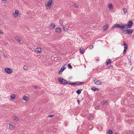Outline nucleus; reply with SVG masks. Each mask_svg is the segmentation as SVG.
Segmentation results:
<instances>
[{
	"instance_id": "ea45409f",
	"label": "nucleus",
	"mask_w": 134,
	"mask_h": 134,
	"mask_svg": "<svg viewBox=\"0 0 134 134\" xmlns=\"http://www.w3.org/2000/svg\"><path fill=\"white\" fill-rule=\"evenodd\" d=\"M106 103H107V102L106 101H103L102 103V105H104V104Z\"/></svg>"
},
{
	"instance_id": "393cba45",
	"label": "nucleus",
	"mask_w": 134,
	"mask_h": 134,
	"mask_svg": "<svg viewBox=\"0 0 134 134\" xmlns=\"http://www.w3.org/2000/svg\"><path fill=\"white\" fill-rule=\"evenodd\" d=\"M16 39L19 42H20V41L21 40V39H20L19 38L18 36H17L16 37Z\"/></svg>"
},
{
	"instance_id": "0eeeda50",
	"label": "nucleus",
	"mask_w": 134,
	"mask_h": 134,
	"mask_svg": "<svg viewBox=\"0 0 134 134\" xmlns=\"http://www.w3.org/2000/svg\"><path fill=\"white\" fill-rule=\"evenodd\" d=\"M19 15V12L18 10H15V12L13 14V15L15 17H16Z\"/></svg>"
},
{
	"instance_id": "dca6fc26",
	"label": "nucleus",
	"mask_w": 134,
	"mask_h": 134,
	"mask_svg": "<svg viewBox=\"0 0 134 134\" xmlns=\"http://www.w3.org/2000/svg\"><path fill=\"white\" fill-rule=\"evenodd\" d=\"M109 27V25L108 24L104 26L103 27V30L105 31Z\"/></svg>"
},
{
	"instance_id": "a19ab883",
	"label": "nucleus",
	"mask_w": 134,
	"mask_h": 134,
	"mask_svg": "<svg viewBox=\"0 0 134 134\" xmlns=\"http://www.w3.org/2000/svg\"><path fill=\"white\" fill-rule=\"evenodd\" d=\"M3 55L5 58H6V56L5 55V54H4V53H3Z\"/></svg>"
},
{
	"instance_id": "3c124183",
	"label": "nucleus",
	"mask_w": 134,
	"mask_h": 134,
	"mask_svg": "<svg viewBox=\"0 0 134 134\" xmlns=\"http://www.w3.org/2000/svg\"><path fill=\"white\" fill-rule=\"evenodd\" d=\"M123 43H126L124 41H123Z\"/></svg>"
},
{
	"instance_id": "1a4fd4ad",
	"label": "nucleus",
	"mask_w": 134,
	"mask_h": 134,
	"mask_svg": "<svg viewBox=\"0 0 134 134\" xmlns=\"http://www.w3.org/2000/svg\"><path fill=\"white\" fill-rule=\"evenodd\" d=\"M121 25L119 24H115L112 27L113 29L115 28L121 27Z\"/></svg>"
},
{
	"instance_id": "f704fd0d",
	"label": "nucleus",
	"mask_w": 134,
	"mask_h": 134,
	"mask_svg": "<svg viewBox=\"0 0 134 134\" xmlns=\"http://www.w3.org/2000/svg\"><path fill=\"white\" fill-rule=\"evenodd\" d=\"M59 23H60V24L61 25H62V24H63V20H61V19H60V21H59Z\"/></svg>"
},
{
	"instance_id": "a18cd8bd",
	"label": "nucleus",
	"mask_w": 134,
	"mask_h": 134,
	"mask_svg": "<svg viewBox=\"0 0 134 134\" xmlns=\"http://www.w3.org/2000/svg\"><path fill=\"white\" fill-rule=\"evenodd\" d=\"M126 44H127L126 43H123V44H121V45H124V46H125V45H126Z\"/></svg>"
},
{
	"instance_id": "4be33fe9",
	"label": "nucleus",
	"mask_w": 134,
	"mask_h": 134,
	"mask_svg": "<svg viewBox=\"0 0 134 134\" xmlns=\"http://www.w3.org/2000/svg\"><path fill=\"white\" fill-rule=\"evenodd\" d=\"M123 11L124 12V13L125 14L127 12V9L126 8H123Z\"/></svg>"
},
{
	"instance_id": "39448f33",
	"label": "nucleus",
	"mask_w": 134,
	"mask_h": 134,
	"mask_svg": "<svg viewBox=\"0 0 134 134\" xmlns=\"http://www.w3.org/2000/svg\"><path fill=\"white\" fill-rule=\"evenodd\" d=\"M95 84L97 85H102V82L101 81L97 79L94 80H93Z\"/></svg>"
},
{
	"instance_id": "9d476101",
	"label": "nucleus",
	"mask_w": 134,
	"mask_h": 134,
	"mask_svg": "<svg viewBox=\"0 0 134 134\" xmlns=\"http://www.w3.org/2000/svg\"><path fill=\"white\" fill-rule=\"evenodd\" d=\"M112 61L110 59H107L106 61V63L107 65H108L110 64L111 63Z\"/></svg>"
},
{
	"instance_id": "473e14b6",
	"label": "nucleus",
	"mask_w": 134,
	"mask_h": 134,
	"mask_svg": "<svg viewBox=\"0 0 134 134\" xmlns=\"http://www.w3.org/2000/svg\"><path fill=\"white\" fill-rule=\"evenodd\" d=\"M93 45H92L90 46L89 48L90 49H92L93 48Z\"/></svg>"
},
{
	"instance_id": "603ef678",
	"label": "nucleus",
	"mask_w": 134,
	"mask_h": 134,
	"mask_svg": "<svg viewBox=\"0 0 134 134\" xmlns=\"http://www.w3.org/2000/svg\"><path fill=\"white\" fill-rule=\"evenodd\" d=\"M3 1H5V0H2Z\"/></svg>"
},
{
	"instance_id": "4468645a",
	"label": "nucleus",
	"mask_w": 134,
	"mask_h": 134,
	"mask_svg": "<svg viewBox=\"0 0 134 134\" xmlns=\"http://www.w3.org/2000/svg\"><path fill=\"white\" fill-rule=\"evenodd\" d=\"M79 50L80 53L81 54H83L84 53L85 51L84 50L83 48L82 47L80 48L79 49Z\"/></svg>"
},
{
	"instance_id": "c85d7f7f",
	"label": "nucleus",
	"mask_w": 134,
	"mask_h": 134,
	"mask_svg": "<svg viewBox=\"0 0 134 134\" xmlns=\"http://www.w3.org/2000/svg\"><path fill=\"white\" fill-rule=\"evenodd\" d=\"M28 67L26 65H24L23 67V69L25 70H26L28 69Z\"/></svg>"
},
{
	"instance_id": "37998d69",
	"label": "nucleus",
	"mask_w": 134,
	"mask_h": 134,
	"mask_svg": "<svg viewBox=\"0 0 134 134\" xmlns=\"http://www.w3.org/2000/svg\"><path fill=\"white\" fill-rule=\"evenodd\" d=\"M77 102L79 104H80V101L79 99H78L77 101Z\"/></svg>"
},
{
	"instance_id": "a211bd4d",
	"label": "nucleus",
	"mask_w": 134,
	"mask_h": 134,
	"mask_svg": "<svg viewBox=\"0 0 134 134\" xmlns=\"http://www.w3.org/2000/svg\"><path fill=\"white\" fill-rule=\"evenodd\" d=\"M41 49L40 48H37L36 49V51L37 53H40L41 52Z\"/></svg>"
},
{
	"instance_id": "72a5a7b5",
	"label": "nucleus",
	"mask_w": 134,
	"mask_h": 134,
	"mask_svg": "<svg viewBox=\"0 0 134 134\" xmlns=\"http://www.w3.org/2000/svg\"><path fill=\"white\" fill-rule=\"evenodd\" d=\"M14 119L16 121H18V118L16 117H14Z\"/></svg>"
},
{
	"instance_id": "f03ea898",
	"label": "nucleus",
	"mask_w": 134,
	"mask_h": 134,
	"mask_svg": "<svg viewBox=\"0 0 134 134\" xmlns=\"http://www.w3.org/2000/svg\"><path fill=\"white\" fill-rule=\"evenodd\" d=\"M58 80L62 84L66 85L68 83L67 81L61 77H58Z\"/></svg>"
},
{
	"instance_id": "c9c22d12",
	"label": "nucleus",
	"mask_w": 134,
	"mask_h": 134,
	"mask_svg": "<svg viewBox=\"0 0 134 134\" xmlns=\"http://www.w3.org/2000/svg\"><path fill=\"white\" fill-rule=\"evenodd\" d=\"M74 5L76 7H77L78 8H79V6L78 4H74Z\"/></svg>"
},
{
	"instance_id": "bb28decb",
	"label": "nucleus",
	"mask_w": 134,
	"mask_h": 134,
	"mask_svg": "<svg viewBox=\"0 0 134 134\" xmlns=\"http://www.w3.org/2000/svg\"><path fill=\"white\" fill-rule=\"evenodd\" d=\"M128 63L130 64V65H132V62H131V59H129L128 60Z\"/></svg>"
},
{
	"instance_id": "4c0bfd02",
	"label": "nucleus",
	"mask_w": 134,
	"mask_h": 134,
	"mask_svg": "<svg viewBox=\"0 0 134 134\" xmlns=\"http://www.w3.org/2000/svg\"><path fill=\"white\" fill-rule=\"evenodd\" d=\"M127 47H128V46H127V44H126V45L124 46V49H127Z\"/></svg>"
},
{
	"instance_id": "b1692460",
	"label": "nucleus",
	"mask_w": 134,
	"mask_h": 134,
	"mask_svg": "<svg viewBox=\"0 0 134 134\" xmlns=\"http://www.w3.org/2000/svg\"><path fill=\"white\" fill-rule=\"evenodd\" d=\"M11 99H14L15 97V96L14 94H12L10 96Z\"/></svg>"
},
{
	"instance_id": "58836bf2",
	"label": "nucleus",
	"mask_w": 134,
	"mask_h": 134,
	"mask_svg": "<svg viewBox=\"0 0 134 134\" xmlns=\"http://www.w3.org/2000/svg\"><path fill=\"white\" fill-rule=\"evenodd\" d=\"M54 115H49L48 116V117H50V118H52L53 116H54Z\"/></svg>"
},
{
	"instance_id": "de8ad7c7",
	"label": "nucleus",
	"mask_w": 134,
	"mask_h": 134,
	"mask_svg": "<svg viewBox=\"0 0 134 134\" xmlns=\"http://www.w3.org/2000/svg\"><path fill=\"white\" fill-rule=\"evenodd\" d=\"M60 94L61 95H64V94L63 93H60Z\"/></svg>"
},
{
	"instance_id": "49530a36",
	"label": "nucleus",
	"mask_w": 134,
	"mask_h": 134,
	"mask_svg": "<svg viewBox=\"0 0 134 134\" xmlns=\"http://www.w3.org/2000/svg\"><path fill=\"white\" fill-rule=\"evenodd\" d=\"M4 44L5 46H7L8 45V44L7 43H4Z\"/></svg>"
},
{
	"instance_id": "2f4dec72",
	"label": "nucleus",
	"mask_w": 134,
	"mask_h": 134,
	"mask_svg": "<svg viewBox=\"0 0 134 134\" xmlns=\"http://www.w3.org/2000/svg\"><path fill=\"white\" fill-rule=\"evenodd\" d=\"M127 49H124V52H123V54H124V55H125V54L126 53V51Z\"/></svg>"
},
{
	"instance_id": "6ab92c4d",
	"label": "nucleus",
	"mask_w": 134,
	"mask_h": 134,
	"mask_svg": "<svg viewBox=\"0 0 134 134\" xmlns=\"http://www.w3.org/2000/svg\"><path fill=\"white\" fill-rule=\"evenodd\" d=\"M82 89H79L78 90L76 91L77 93L78 94H79L81 93V91H82Z\"/></svg>"
},
{
	"instance_id": "f257e3e1",
	"label": "nucleus",
	"mask_w": 134,
	"mask_h": 134,
	"mask_svg": "<svg viewBox=\"0 0 134 134\" xmlns=\"http://www.w3.org/2000/svg\"><path fill=\"white\" fill-rule=\"evenodd\" d=\"M121 32L125 34H128L129 35H131L132 33L133 30L132 29H121Z\"/></svg>"
},
{
	"instance_id": "423d86ee",
	"label": "nucleus",
	"mask_w": 134,
	"mask_h": 134,
	"mask_svg": "<svg viewBox=\"0 0 134 134\" xmlns=\"http://www.w3.org/2000/svg\"><path fill=\"white\" fill-rule=\"evenodd\" d=\"M133 22L131 21H129L128 22V24H127L128 28H131L133 25Z\"/></svg>"
},
{
	"instance_id": "412c9836",
	"label": "nucleus",
	"mask_w": 134,
	"mask_h": 134,
	"mask_svg": "<svg viewBox=\"0 0 134 134\" xmlns=\"http://www.w3.org/2000/svg\"><path fill=\"white\" fill-rule=\"evenodd\" d=\"M9 127L11 129H13L14 128V126L13 125L10 124L9 125Z\"/></svg>"
},
{
	"instance_id": "a878e982",
	"label": "nucleus",
	"mask_w": 134,
	"mask_h": 134,
	"mask_svg": "<svg viewBox=\"0 0 134 134\" xmlns=\"http://www.w3.org/2000/svg\"><path fill=\"white\" fill-rule=\"evenodd\" d=\"M108 7L109 9H111L113 8V5L111 4H109V5Z\"/></svg>"
},
{
	"instance_id": "8fccbe9b",
	"label": "nucleus",
	"mask_w": 134,
	"mask_h": 134,
	"mask_svg": "<svg viewBox=\"0 0 134 134\" xmlns=\"http://www.w3.org/2000/svg\"><path fill=\"white\" fill-rule=\"evenodd\" d=\"M115 134H119L118 132H116L115 133Z\"/></svg>"
},
{
	"instance_id": "ddd939ff",
	"label": "nucleus",
	"mask_w": 134,
	"mask_h": 134,
	"mask_svg": "<svg viewBox=\"0 0 134 134\" xmlns=\"http://www.w3.org/2000/svg\"><path fill=\"white\" fill-rule=\"evenodd\" d=\"M91 89L93 91H99V89L97 88H96L95 87H92Z\"/></svg>"
},
{
	"instance_id": "f8f14e48",
	"label": "nucleus",
	"mask_w": 134,
	"mask_h": 134,
	"mask_svg": "<svg viewBox=\"0 0 134 134\" xmlns=\"http://www.w3.org/2000/svg\"><path fill=\"white\" fill-rule=\"evenodd\" d=\"M55 26V25L54 23H52L49 26V28L51 29H53L54 28Z\"/></svg>"
},
{
	"instance_id": "aec40b11",
	"label": "nucleus",
	"mask_w": 134,
	"mask_h": 134,
	"mask_svg": "<svg viewBox=\"0 0 134 134\" xmlns=\"http://www.w3.org/2000/svg\"><path fill=\"white\" fill-rule=\"evenodd\" d=\"M93 116L92 115H90L88 117V119L90 120H91L93 119Z\"/></svg>"
},
{
	"instance_id": "6e6552de",
	"label": "nucleus",
	"mask_w": 134,
	"mask_h": 134,
	"mask_svg": "<svg viewBox=\"0 0 134 134\" xmlns=\"http://www.w3.org/2000/svg\"><path fill=\"white\" fill-rule=\"evenodd\" d=\"M64 65L63 66H62V67L61 68L60 71L58 73L59 74V75L61 74L62 72L65 69V68L64 67V65Z\"/></svg>"
},
{
	"instance_id": "7c9ffc66",
	"label": "nucleus",
	"mask_w": 134,
	"mask_h": 134,
	"mask_svg": "<svg viewBox=\"0 0 134 134\" xmlns=\"http://www.w3.org/2000/svg\"><path fill=\"white\" fill-rule=\"evenodd\" d=\"M69 83V84L70 85H74V86H75V83L69 82V83Z\"/></svg>"
},
{
	"instance_id": "2eb2a0df",
	"label": "nucleus",
	"mask_w": 134,
	"mask_h": 134,
	"mask_svg": "<svg viewBox=\"0 0 134 134\" xmlns=\"http://www.w3.org/2000/svg\"><path fill=\"white\" fill-rule=\"evenodd\" d=\"M121 28L123 29H127L128 28L127 24H124V25H121Z\"/></svg>"
},
{
	"instance_id": "7ed1b4c3",
	"label": "nucleus",
	"mask_w": 134,
	"mask_h": 134,
	"mask_svg": "<svg viewBox=\"0 0 134 134\" xmlns=\"http://www.w3.org/2000/svg\"><path fill=\"white\" fill-rule=\"evenodd\" d=\"M53 0H49L47 4L45 3V5L47 7L46 8L47 9H49L51 8L53 5L52 4V1Z\"/></svg>"
},
{
	"instance_id": "e433bc0d",
	"label": "nucleus",
	"mask_w": 134,
	"mask_h": 134,
	"mask_svg": "<svg viewBox=\"0 0 134 134\" xmlns=\"http://www.w3.org/2000/svg\"><path fill=\"white\" fill-rule=\"evenodd\" d=\"M63 29H64V30L65 31H66L67 30V29L66 28H65L64 27V26H63Z\"/></svg>"
},
{
	"instance_id": "c756f323",
	"label": "nucleus",
	"mask_w": 134,
	"mask_h": 134,
	"mask_svg": "<svg viewBox=\"0 0 134 134\" xmlns=\"http://www.w3.org/2000/svg\"><path fill=\"white\" fill-rule=\"evenodd\" d=\"M68 68L70 69H72V66L71 65V64H69L68 65Z\"/></svg>"
},
{
	"instance_id": "79ce46f5",
	"label": "nucleus",
	"mask_w": 134,
	"mask_h": 134,
	"mask_svg": "<svg viewBox=\"0 0 134 134\" xmlns=\"http://www.w3.org/2000/svg\"><path fill=\"white\" fill-rule=\"evenodd\" d=\"M3 34V32L1 30H0V34Z\"/></svg>"
},
{
	"instance_id": "09e8293b",
	"label": "nucleus",
	"mask_w": 134,
	"mask_h": 134,
	"mask_svg": "<svg viewBox=\"0 0 134 134\" xmlns=\"http://www.w3.org/2000/svg\"><path fill=\"white\" fill-rule=\"evenodd\" d=\"M130 134H134V133L133 132H130Z\"/></svg>"
},
{
	"instance_id": "c03bdc74",
	"label": "nucleus",
	"mask_w": 134,
	"mask_h": 134,
	"mask_svg": "<svg viewBox=\"0 0 134 134\" xmlns=\"http://www.w3.org/2000/svg\"><path fill=\"white\" fill-rule=\"evenodd\" d=\"M33 87L34 88H35L36 89L37 88H38V87L37 86H33Z\"/></svg>"
},
{
	"instance_id": "f3484780",
	"label": "nucleus",
	"mask_w": 134,
	"mask_h": 134,
	"mask_svg": "<svg viewBox=\"0 0 134 134\" xmlns=\"http://www.w3.org/2000/svg\"><path fill=\"white\" fill-rule=\"evenodd\" d=\"M84 83V82H80L79 81H76L75 82V85H79L83 84Z\"/></svg>"
},
{
	"instance_id": "20e7f679",
	"label": "nucleus",
	"mask_w": 134,
	"mask_h": 134,
	"mask_svg": "<svg viewBox=\"0 0 134 134\" xmlns=\"http://www.w3.org/2000/svg\"><path fill=\"white\" fill-rule=\"evenodd\" d=\"M4 71L7 73L10 74L12 72L11 69L9 68H6L4 69Z\"/></svg>"
},
{
	"instance_id": "9b49d317",
	"label": "nucleus",
	"mask_w": 134,
	"mask_h": 134,
	"mask_svg": "<svg viewBox=\"0 0 134 134\" xmlns=\"http://www.w3.org/2000/svg\"><path fill=\"white\" fill-rule=\"evenodd\" d=\"M62 29L60 28H56L55 30V32L58 33L62 31Z\"/></svg>"
},
{
	"instance_id": "5701e85b",
	"label": "nucleus",
	"mask_w": 134,
	"mask_h": 134,
	"mask_svg": "<svg viewBox=\"0 0 134 134\" xmlns=\"http://www.w3.org/2000/svg\"><path fill=\"white\" fill-rule=\"evenodd\" d=\"M23 99L25 101H27L28 100V97L27 96H24L23 98Z\"/></svg>"
},
{
	"instance_id": "cd10ccee",
	"label": "nucleus",
	"mask_w": 134,
	"mask_h": 134,
	"mask_svg": "<svg viewBox=\"0 0 134 134\" xmlns=\"http://www.w3.org/2000/svg\"><path fill=\"white\" fill-rule=\"evenodd\" d=\"M113 133V131L112 130H109V131L108 132V133L109 134H112Z\"/></svg>"
}]
</instances>
